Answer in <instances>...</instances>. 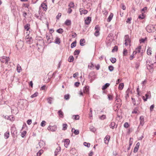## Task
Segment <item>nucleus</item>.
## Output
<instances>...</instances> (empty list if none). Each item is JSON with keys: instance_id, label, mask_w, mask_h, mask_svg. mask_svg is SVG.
Returning a JSON list of instances; mask_svg holds the SVG:
<instances>
[{"instance_id": "16", "label": "nucleus", "mask_w": 156, "mask_h": 156, "mask_svg": "<svg viewBox=\"0 0 156 156\" xmlns=\"http://www.w3.org/2000/svg\"><path fill=\"white\" fill-rule=\"evenodd\" d=\"M110 136H106L104 139L105 143L108 144L109 142L110 139Z\"/></svg>"}, {"instance_id": "44", "label": "nucleus", "mask_w": 156, "mask_h": 156, "mask_svg": "<svg viewBox=\"0 0 156 156\" xmlns=\"http://www.w3.org/2000/svg\"><path fill=\"white\" fill-rule=\"evenodd\" d=\"M118 49V47L117 46H115L114 48L112 50V52H114L115 51H117Z\"/></svg>"}, {"instance_id": "40", "label": "nucleus", "mask_w": 156, "mask_h": 156, "mask_svg": "<svg viewBox=\"0 0 156 156\" xmlns=\"http://www.w3.org/2000/svg\"><path fill=\"white\" fill-rule=\"evenodd\" d=\"M147 53L148 55H151V48H148L147 51Z\"/></svg>"}, {"instance_id": "57", "label": "nucleus", "mask_w": 156, "mask_h": 156, "mask_svg": "<svg viewBox=\"0 0 156 156\" xmlns=\"http://www.w3.org/2000/svg\"><path fill=\"white\" fill-rule=\"evenodd\" d=\"M129 124L127 122H125L124 125V127L126 128H127L129 127Z\"/></svg>"}, {"instance_id": "54", "label": "nucleus", "mask_w": 156, "mask_h": 156, "mask_svg": "<svg viewBox=\"0 0 156 156\" xmlns=\"http://www.w3.org/2000/svg\"><path fill=\"white\" fill-rule=\"evenodd\" d=\"M146 98H148L149 96L151 97V93L150 91L147 92L145 95Z\"/></svg>"}, {"instance_id": "20", "label": "nucleus", "mask_w": 156, "mask_h": 156, "mask_svg": "<svg viewBox=\"0 0 156 156\" xmlns=\"http://www.w3.org/2000/svg\"><path fill=\"white\" fill-rule=\"evenodd\" d=\"M69 142L70 141L69 139H66L64 141V145L66 148L67 147V146L69 144Z\"/></svg>"}, {"instance_id": "49", "label": "nucleus", "mask_w": 156, "mask_h": 156, "mask_svg": "<svg viewBox=\"0 0 156 156\" xmlns=\"http://www.w3.org/2000/svg\"><path fill=\"white\" fill-rule=\"evenodd\" d=\"M108 69L110 71L112 72L114 68L112 66H108Z\"/></svg>"}, {"instance_id": "19", "label": "nucleus", "mask_w": 156, "mask_h": 156, "mask_svg": "<svg viewBox=\"0 0 156 156\" xmlns=\"http://www.w3.org/2000/svg\"><path fill=\"white\" fill-rule=\"evenodd\" d=\"M95 75L93 73H90L89 75V78H91L92 79V80H94L95 78Z\"/></svg>"}, {"instance_id": "2", "label": "nucleus", "mask_w": 156, "mask_h": 156, "mask_svg": "<svg viewBox=\"0 0 156 156\" xmlns=\"http://www.w3.org/2000/svg\"><path fill=\"white\" fill-rule=\"evenodd\" d=\"M125 38V44L126 46H127L128 44H129V46H130L131 40L129 38V37L128 35H125L124 37Z\"/></svg>"}, {"instance_id": "10", "label": "nucleus", "mask_w": 156, "mask_h": 156, "mask_svg": "<svg viewBox=\"0 0 156 156\" xmlns=\"http://www.w3.org/2000/svg\"><path fill=\"white\" fill-rule=\"evenodd\" d=\"M11 133L12 134L15 135L17 133L16 128L14 126H12L11 128Z\"/></svg>"}, {"instance_id": "46", "label": "nucleus", "mask_w": 156, "mask_h": 156, "mask_svg": "<svg viewBox=\"0 0 156 156\" xmlns=\"http://www.w3.org/2000/svg\"><path fill=\"white\" fill-rule=\"evenodd\" d=\"M38 94V93L37 92H36L34 94L31 95L30 98H35L37 97Z\"/></svg>"}, {"instance_id": "32", "label": "nucleus", "mask_w": 156, "mask_h": 156, "mask_svg": "<svg viewBox=\"0 0 156 156\" xmlns=\"http://www.w3.org/2000/svg\"><path fill=\"white\" fill-rule=\"evenodd\" d=\"M76 41H73L71 44V47L72 48L75 47L76 46Z\"/></svg>"}, {"instance_id": "61", "label": "nucleus", "mask_w": 156, "mask_h": 156, "mask_svg": "<svg viewBox=\"0 0 156 156\" xmlns=\"http://www.w3.org/2000/svg\"><path fill=\"white\" fill-rule=\"evenodd\" d=\"M144 18V14L143 13H142V16L140 15H139L138 16V18L140 19H143Z\"/></svg>"}, {"instance_id": "1", "label": "nucleus", "mask_w": 156, "mask_h": 156, "mask_svg": "<svg viewBox=\"0 0 156 156\" xmlns=\"http://www.w3.org/2000/svg\"><path fill=\"white\" fill-rule=\"evenodd\" d=\"M147 31L149 33H151L154 30V27L152 25H148L146 28Z\"/></svg>"}, {"instance_id": "41", "label": "nucleus", "mask_w": 156, "mask_h": 156, "mask_svg": "<svg viewBox=\"0 0 156 156\" xmlns=\"http://www.w3.org/2000/svg\"><path fill=\"white\" fill-rule=\"evenodd\" d=\"M138 111V109L137 108H135L133 111L132 112V113L133 114H137V112Z\"/></svg>"}, {"instance_id": "30", "label": "nucleus", "mask_w": 156, "mask_h": 156, "mask_svg": "<svg viewBox=\"0 0 156 156\" xmlns=\"http://www.w3.org/2000/svg\"><path fill=\"white\" fill-rule=\"evenodd\" d=\"M65 24L67 26H69L71 24V21L70 20H67L65 22Z\"/></svg>"}, {"instance_id": "12", "label": "nucleus", "mask_w": 156, "mask_h": 156, "mask_svg": "<svg viewBox=\"0 0 156 156\" xmlns=\"http://www.w3.org/2000/svg\"><path fill=\"white\" fill-rule=\"evenodd\" d=\"M32 40H33L32 37H29V36H28V37H27V36L26 37V41L27 44H30L32 43Z\"/></svg>"}, {"instance_id": "17", "label": "nucleus", "mask_w": 156, "mask_h": 156, "mask_svg": "<svg viewBox=\"0 0 156 156\" xmlns=\"http://www.w3.org/2000/svg\"><path fill=\"white\" fill-rule=\"evenodd\" d=\"M61 150V148L60 147H58L55 150V155L57 156V154H58L59 152Z\"/></svg>"}, {"instance_id": "60", "label": "nucleus", "mask_w": 156, "mask_h": 156, "mask_svg": "<svg viewBox=\"0 0 156 156\" xmlns=\"http://www.w3.org/2000/svg\"><path fill=\"white\" fill-rule=\"evenodd\" d=\"M154 105H152L150 107V112H152L154 109Z\"/></svg>"}, {"instance_id": "45", "label": "nucleus", "mask_w": 156, "mask_h": 156, "mask_svg": "<svg viewBox=\"0 0 156 156\" xmlns=\"http://www.w3.org/2000/svg\"><path fill=\"white\" fill-rule=\"evenodd\" d=\"M80 50L77 49L74 52V55H79L80 53Z\"/></svg>"}, {"instance_id": "13", "label": "nucleus", "mask_w": 156, "mask_h": 156, "mask_svg": "<svg viewBox=\"0 0 156 156\" xmlns=\"http://www.w3.org/2000/svg\"><path fill=\"white\" fill-rule=\"evenodd\" d=\"M80 12V15H82L83 14H86L87 13L88 11L84 9L83 8H80L79 9Z\"/></svg>"}, {"instance_id": "62", "label": "nucleus", "mask_w": 156, "mask_h": 156, "mask_svg": "<svg viewBox=\"0 0 156 156\" xmlns=\"http://www.w3.org/2000/svg\"><path fill=\"white\" fill-rule=\"evenodd\" d=\"M90 129L91 131H92L93 132H94L96 130V129L93 126L90 127Z\"/></svg>"}, {"instance_id": "29", "label": "nucleus", "mask_w": 156, "mask_h": 156, "mask_svg": "<svg viewBox=\"0 0 156 156\" xmlns=\"http://www.w3.org/2000/svg\"><path fill=\"white\" fill-rule=\"evenodd\" d=\"M9 132L8 131H7L4 134V137L6 139H8L9 137Z\"/></svg>"}, {"instance_id": "63", "label": "nucleus", "mask_w": 156, "mask_h": 156, "mask_svg": "<svg viewBox=\"0 0 156 156\" xmlns=\"http://www.w3.org/2000/svg\"><path fill=\"white\" fill-rule=\"evenodd\" d=\"M139 147H135L134 148V150H133V152L134 153H135L139 149Z\"/></svg>"}, {"instance_id": "18", "label": "nucleus", "mask_w": 156, "mask_h": 156, "mask_svg": "<svg viewBox=\"0 0 156 156\" xmlns=\"http://www.w3.org/2000/svg\"><path fill=\"white\" fill-rule=\"evenodd\" d=\"M83 91L84 93H88L89 91V87L86 86L84 87Z\"/></svg>"}, {"instance_id": "11", "label": "nucleus", "mask_w": 156, "mask_h": 156, "mask_svg": "<svg viewBox=\"0 0 156 156\" xmlns=\"http://www.w3.org/2000/svg\"><path fill=\"white\" fill-rule=\"evenodd\" d=\"M153 64L151 63L150 64H147V69L149 70V71L151 72H152L153 71Z\"/></svg>"}, {"instance_id": "9", "label": "nucleus", "mask_w": 156, "mask_h": 156, "mask_svg": "<svg viewBox=\"0 0 156 156\" xmlns=\"http://www.w3.org/2000/svg\"><path fill=\"white\" fill-rule=\"evenodd\" d=\"M57 126H49L47 128L48 130H50L51 131L54 132L56 131L57 129Z\"/></svg>"}, {"instance_id": "51", "label": "nucleus", "mask_w": 156, "mask_h": 156, "mask_svg": "<svg viewBox=\"0 0 156 156\" xmlns=\"http://www.w3.org/2000/svg\"><path fill=\"white\" fill-rule=\"evenodd\" d=\"M46 122L45 121H43L41 124V126L44 127V126L46 125Z\"/></svg>"}, {"instance_id": "42", "label": "nucleus", "mask_w": 156, "mask_h": 156, "mask_svg": "<svg viewBox=\"0 0 156 156\" xmlns=\"http://www.w3.org/2000/svg\"><path fill=\"white\" fill-rule=\"evenodd\" d=\"M43 152V150H40L37 154V156H40Z\"/></svg>"}, {"instance_id": "35", "label": "nucleus", "mask_w": 156, "mask_h": 156, "mask_svg": "<svg viewBox=\"0 0 156 156\" xmlns=\"http://www.w3.org/2000/svg\"><path fill=\"white\" fill-rule=\"evenodd\" d=\"M110 60L113 63H115L116 61V59L115 58H111L110 59Z\"/></svg>"}, {"instance_id": "53", "label": "nucleus", "mask_w": 156, "mask_h": 156, "mask_svg": "<svg viewBox=\"0 0 156 156\" xmlns=\"http://www.w3.org/2000/svg\"><path fill=\"white\" fill-rule=\"evenodd\" d=\"M141 46H139L138 48L136 49V50L135 51H137V53L138 52V53L140 52V50L141 49Z\"/></svg>"}, {"instance_id": "39", "label": "nucleus", "mask_w": 156, "mask_h": 156, "mask_svg": "<svg viewBox=\"0 0 156 156\" xmlns=\"http://www.w3.org/2000/svg\"><path fill=\"white\" fill-rule=\"evenodd\" d=\"M73 118L76 120H78L79 119L80 116L78 115H73Z\"/></svg>"}, {"instance_id": "31", "label": "nucleus", "mask_w": 156, "mask_h": 156, "mask_svg": "<svg viewBox=\"0 0 156 156\" xmlns=\"http://www.w3.org/2000/svg\"><path fill=\"white\" fill-rule=\"evenodd\" d=\"M58 113L59 116L61 118H63V113L61 110H59L58 112Z\"/></svg>"}, {"instance_id": "15", "label": "nucleus", "mask_w": 156, "mask_h": 156, "mask_svg": "<svg viewBox=\"0 0 156 156\" xmlns=\"http://www.w3.org/2000/svg\"><path fill=\"white\" fill-rule=\"evenodd\" d=\"M91 21V17H88L85 20V24L87 25L89 24Z\"/></svg>"}, {"instance_id": "3", "label": "nucleus", "mask_w": 156, "mask_h": 156, "mask_svg": "<svg viewBox=\"0 0 156 156\" xmlns=\"http://www.w3.org/2000/svg\"><path fill=\"white\" fill-rule=\"evenodd\" d=\"M133 93V91L130 88H128L126 92V96L125 98H128L129 97H132L131 95Z\"/></svg>"}, {"instance_id": "22", "label": "nucleus", "mask_w": 156, "mask_h": 156, "mask_svg": "<svg viewBox=\"0 0 156 156\" xmlns=\"http://www.w3.org/2000/svg\"><path fill=\"white\" fill-rule=\"evenodd\" d=\"M110 85V84L109 83H106L104 85L102 88V90H105Z\"/></svg>"}, {"instance_id": "33", "label": "nucleus", "mask_w": 156, "mask_h": 156, "mask_svg": "<svg viewBox=\"0 0 156 156\" xmlns=\"http://www.w3.org/2000/svg\"><path fill=\"white\" fill-rule=\"evenodd\" d=\"M22 70V69L20 66L18 64L17 67V71L18 73H20Z\"/></svg>"}, {"instance_id": "58", "label": "nucleus", "mask_w": 156, "mask_h": 156, "mask_svg": "<svg viewBox=\"0 0 156 156\" xmlns=\"http://www.w3.org/2000/svg\"><path fill=\"white\" fill-rule=\"evenodd\" d=\"M73 133L75 135H78L79 133V130L78 129L74 130V131H73Z\"/></svg>"}, {"instance_id": "64", "label": "nucleus", "mask_w": 156, "mask_h": 156, "mask_svg": "<svg viewBox=\"0 0 156 156\" xmlns=\"http://www.w3.org/2000/svg\"><path fill=\"white\" fill-rule=\"evenodd\" d=\"M121 5L122 6L121 8H122L123 10H125L126 8L125 5L123 3H122Z\"/></svg>"}, {"instance_id": "26", "label": "nucleus", "mask_w": 156, "mask_h": 156, "mask_svg": "<svg viewBox=\"0 0 156 156\" xmlns=\"http://www.w3.org/2000/svg\"><path fill=\"white\" fill-rule=\"evenodd\" d=\"M115 126L116 127L117 126L116 125V124L114 122H111V124L110 125V127L112 129H114Z\"/></svg>"}, {"instance_id": "59", "label": "nucleus", "mask_w": 156, "mask_h": 156, "mask_svg": "<svg viewBox=\"0 0 156 156\" xmlns=\"http://www.w3.org/2000/svg\"><path fill=\"white\" fill-rule=\"evenodd\" d=\"M131 20L132 18L131 17L128 18L126 21V23L130 24Z\"/></svg>"}, {"instance_id": "27", "label": "nucleus", "mask_w": 156, "mask_h": 156, "mask_svg": "<svg viewBox=\"0 0 156 156\" xmlns=\"http://www.w3.org/2000/svg\"><path fill=\"white\" fill-rule=\"evenodd\" d=\"M54 42L56 44H59L61 43L60 38L58 37H56Z\"/></svg>"}, {"instance_id": "43", "label": "nucleus", "mask_w": 156, "mask_h": 156, "mask_svg": "<svg viewBox=\"0 0 156 156\" xmlns=\"http://www.w3.org/2000/svg\"><path fill=\"white\" fill-rule=\"evenodd\" d=\"M124 87V84L123 83H120L119 86V88L120 90H122Z\"/></svg>"}, {"instance_id": "8", "label": "nucleus", "mask_w": 156, "mask_h": 156, "mask_svg": "<svg viewBox=\"0 0 156 156\" xmlns=\"http://www.w3.org/2000/svg\"><path fill=\"white\" fill-rule=\"evenodd\" d=\"M41 38V39L38 40L37 42V46L38 45L42 46L43 45H44V43L43 39H42V38Z\"/></svg>"}, {"instance_id": "7", "label": "nucleus", "mask_w": 156, "mask_h": 156, "mask_svg": "<svg viewBox=\"0 0 156 156\" xmlns=\"http://www.w3.org/2000/svg\"><path fill=\"white\" fill-rule=\"evenodd\" d=\"M46 38L47 40V41L48 44H50L52 42L53 40L52 37V35H51L50 36L47 34H46Z\"/></svg>"}, {"instance_id": "37", "label": "nucleus", "mask_w": 156, "mask_h": 156, "mask_svg": "<svg viewBox=\"0 0 156 156\" xmlns=\"http://www.w3.org/2000/svg\"><path fill=\"white\" fill-rule=\"evenodd\" d=\"M7 119H9L11 121H12L14 120L15 118L13 117V116L10 115L8 117Z\"/></svg>"}, {"instance_id": "56", "label": "nucleus", "mask_w": 156, "mask_h": 156, "mask_svg": "<svg viewBox=\"0 0 156 156\" xmlns=\"http://www.w3.org/2000/svg\"><path fill=\"white\" fill-rule=\"evenodd\" d=\"M53 98H47V100L48 102L50 104L51 103L52 99Z\"/></svg>"}, {"instance_id": "34", "label": "nucleus", "mask_w": 156, "mask_h": 156, "mask_svg": "<svg viewBox=\"0 0 156 156\" xmlns=\"http://www.w3.org/2000/svg\"><path fill=\"white\" fill-rule=\"evenodd\" d=\"M62 130H65L67 129V128L68 127V126L66 124H63L62 125Z\"/></svg>"}, {"instance_id": "25", "label": "nucleus", "mask_w": 156, "mask_h": 156, "mask_svg": "<svg viewBox=\"0 0 156 156\" xmlns=\"http://www.w3.org/2000/svg\"><path fill=\"white\" fill-rule=\"evenodd\" d=\"M85 43V41L84 39H80V45L81 46H83L84 45V43Z\"/></svg>"}, {"instance_id": "4", "label": "nucleus", "mask_w": 156, "mask_h": 156, "mask_svg": "<svg viewBox=\"0 0 156 156\" xmlns=\"http://www.w3.org/2000/svg\"><path fill=\"white\" fill-rule=\"evenodd\" d=\"M95 32L94 33V35L96 37L98 36L100 34L99 31L100 30V28L98 25H96L95 27Z\"/></svg>"}, {"instance_id": "6", "label": "nucleus", "mask_w": 156, "mask_h": 156, "mask_svg": "<svg viewBox=\"0 0 156 156\" xmlns=\"http://www.w3.org/2000/svg\"><path fill=\"white\" fill-rule=\"evenodd\" d=\"M10 58L8 57L3 56L2 58L0 59L1 62L3 63L5 62V64H7L8 62L9 61Z\"/></svg>"}, {"instance_id": "52", "label": "nucleus", "mask_w": 156, "mask_h": 156, "mask_svg": "<svg viewBox=\"0 0 156 156\" xmlns=\"http://www.w3.org/2000/svg\"><path fill=\"white\" fill-rule=\"evenodd\" d=\"M84 145L87 147H89L90 146V144L89 143L85 142L83 143Z\"/></svg>"}, {"instance_id": "14", "label": "nucleus", "mask_w": 156, "mask_h": 156, "mask_svg": "<svg viewBox=\"0 0 156 156\" xmlns=\"http://www.w3.org/2000/svg\"><path fill=\"white\" fill-rule=\"evenodd\" d=\"M38 145H39L40 147L43 148L44 147L45 143L43 140H41L38 143Z\"/></svg>"}, {"instance_id": "48", "label": "nucleus", "mask_w": 156, "mask_h": 156, "mask_svg": "<svg viewBox=\"0 0 156 156\" xmlns=\"http://www.w3.org/2000/svg\"><path fill=\"white\" fill-rule=\"evenodd\" d=\"M68 6L69 8H73L74 6V3L73 2H70L69 5Z\"/></svg>"}, {"instance_id": "24", "label": "nucleus", "mask_w": 156, "mask_h": 156, "mask_svg": "<svg viewBox=\"0 0 156 156\" xmlns=\"http://www.w3.org/2000/svg\"><path fill=\"white\" fill-rule=\"evenodd\" d=\"M113 14L112 13H110V15L109 16L108 19L107 20V21L108 22H110L111 21V20H112V17H113Z\"/></svg>"}, {"instance_id": "36", "label": "nucleus", "mask_w": 156, "mask_h": 156, "mask_svg": "<svg viewBox=\"0 0 156 156\" xmlns=\"http://www.w3.org/2000/svg\"><path fill=\"white\" fill-rule=\"evenodd\" d=\"M74 61V57L73 56H71L69 57L68 59V61L70 62H72Z\"/></svg>"}, {"instance_id": "38", "label": "nucleus", "mask_w": 156, "mask_h": 156, "mask_svg": "<svg viewBox=\"0 0 156 156\" xmlns=\"http://www.w3.org/2000/svg\"><path fill=\"white\" fill-rule=\"evenodd\" d=\"M64 31L63 29L62 28H59L56 30V32L59 34H62L63 33Z\"/></svg>"}, {"instance_id": "55", "label": "nucleus", "mask_w": 156, "mask_h": 156, "mask_svg": "<svg viewBox=\"0 0 156 156\" xmlns=\"http://www.w3.org/2000/svg\"><path fill=\"white\" fill-rule=\"evenodd\" d=\"M106 115H103L99 117V118L101 120H103L106 119Z\"/></svg>"}, {"instance_id": "28", "label": "nucleus", "mask_w": 156, "mask_h": 156, "mask_svg": "<svg viewBox=\"0 0 156 156\" xmlns=\"http://www.w3.org/2000/svg\"><path fill=\"white\" fill-rule=\"evenodd\" d=\"M30 24L29 23H27L24 26V28L27 31L29 30V29L30 28Z\"/></svg>"}, {"instance_id": "50", "label": "nucleus", "mask_w": 156, "mask_h": 156, "mask_svg": "<svg viewBox=\"0 0 156 156\" xmlns=\"http://www.w3.org/2000/svg\"><path fill=\"white\" fill-rule=\"evenodd\" d=\"M27 133V132L26 131H23L21 134V136L23 138L24 137L25 135Z\"/></svg>"}, {"instance_id": "23", "label": "nucleus", "mask_w": 156, "mask_h": 156, "mask_svg": "<svg viewBox=\"0 0 156 156\" xmlns=\"http://www.w3.org/2000/svg\"><path fill=\"white\" fill-rule=\"evenodd\" d=\"M41 6L42 7L44 11H46L47 10V5L45 3H42L41 4Z\"/></svg>"}, {"instance_id": "21", "label": "nucleus", "mask_w": 156, "mask_h": 156, "mask_svg": "<svg viewBox=\"0 0 156 156\" xmlns=\"http://www.w3.org/2000/svg\"><path fill=\"white\" fill-rule=\"evenodd\" d=\"M140 124L143 126L144 123V117L142 116H140Z\"/></svg>"}, {"instance_id": "47", "label": "nucleus", "mask_w": 156, "mask_h": 156, "mask_svg": "<svg viewBox=\"0 0 156 156\" xmlns=\"http://www.w3.org/2000/svg\"><path fill=\"white\" fill-rule=\"evenodd\" d=\"M127 50L126 48L124 49L123 52V56H126L127 53Z\"/></svg>"}, {"instance_id": "5", "label": "nucleus", "mask_w": 156, "mask_h": 156, "mask_svg": "<svg viewBox=\"0 0 156 156\" xmlns=\"http://www.w3.org/2000/svg\"><path fill=\"white\" fill-rule=\"evenodd\" d=\"M134 105H138L140 104L141 100L140 98H131Z\"/></svg>"}]
</instances>
